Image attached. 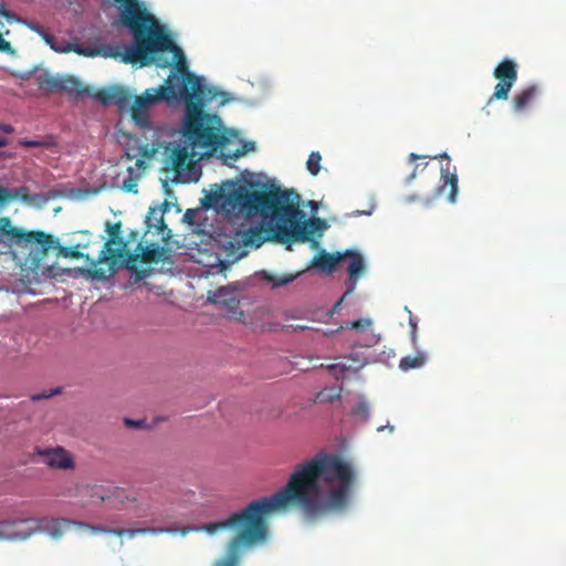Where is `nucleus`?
I'll use <instances>...</instances> for the list:
<instances>
[{"mask_svg":"<svg viewBox=\"0 0 566 566\" xmlns=\"http://www.w3.org/2000/svg\"><path fill=\"white\" fill-rule=\"evenodd\" d=\"M196 216H197V211L193 210V209H188L185 214H184V220L188 223V224H195V219H196Z\"/></svg>","mask_w":566,"mask_h":566,"instance_id":"72a5a7b5","label":"nucleus"},{"mask_svg":"<svg viewBox=\"0 0 566 566\" xmlns=\"http://www.w3.org/2000/svg\"><path fill=\"white\" fill-rule=\"evenodd\" d=\"M340 328H342V327H339V328H338V331H339ZM336 332H337V329H336V331H334V329H327V331H324V332H323V334H324L325 336L329 337V336H333Z\"/></svg>","mask_w":566,"mask_h":566,"instance_id":"79ce46f5","label":"nucleus"},{"mask_svg":"<svg viewBox=\"0 0 566 566\" xmlns=\"http://www.w3.org/2000/svg\"><path fill=\"white\" fill-rule=\"evenodd\" d=\"M17 199L28 203L33 200L32 196L30 195L29 188L25 186L11 189L0 187V208H3L8 202Z\"/></svg>","mask_w":566,"mask_h":566,"instance_id":"6ab92c4d","label":"nucleus"},{"mask_svg":"<svg viewBox=\"0 0 566 566\" xmlns=\"http://www.w3.org/2000/svg\"><path fill=\"white\" fill-rule=\"evenodd\" d=\"M61 390L62 389L60 387H57L55 389H51V390H44L40 394L32 395L31 399L33 401H39L41 399H48V398L59 395L61 392Z\"/></svg>","mask_w":566,"mask_h":566,"instance_id":"2f4dec72","label":"nucleus"},{"mask_svg":"<svg viewBox=\"0 0 566 566\" xmlns=\"http://www.w3.org/2000/svg\"><path fill=\"white\" fill-rule=\"evenodd\" d=\"M355 283L353 282L350 285L347 286L346 292L343 294V296L339 298L338 302L335 303L333 308L329 311V316H333L334 314L338 313L340 311L342 304L344 300L354 291Z\"/></svg>","mask_w":566,"mask_h":566,"instance_id":"7c9ffc66","label":"nucleus"},{"mask_svg":"<svg viewBox=\"0 0 566 566\" xmlns=\"http://www.w3.org/2000/svg\"><path fill=\"white\" fill-rule=\"evenodd\" d=\"M308 205L311 206L312 209H316L317 208V203L315 201H310Z\"/></svg>","mask_w":566,"mask_h":566,"instance_id":"de8ad7c7","label":"nucleus"},{"mask_svg":"<svg viewBox=\"0 0 566 566\" xmlns=\"http://www.w3.org/2000/svg\"><path fill=\"white\" fill-rule=\"evenodd\" d=\"M350 262L347 268L348 277L350 281H355L357 276L364 271V259L357 252H349Z\"/></svg>","mask_w":566,"mask_h":566,"instance_id":"393cba45","label":"nucleus"},{"mask_svg":"<svg viewBox=\"0 0 566 566\" xmlns=\"http://www.w3.org/2000/svg\"><path fill=\"white\" fill-rule=\"evenodd\" d=\"M128 171H129V174L132 175V174H133V168H132V167H129V168H128Z\"/></svg>","mask_w":566,"mask_h":566,"instance_id":"3c124183","label":"nucleus"},{"mask_svg":"<svg viewBox=\"0 0 566 566\" xmlns=\"http://www.w3.org/2000/svg\"><path fill=\"white\" fill-rule=\"evenodd\" d=\"M373 325V321L368 317L359 318L347 324V328L363 331L369 328Z\"/></svg>","mask_w":566,"mask_h":566,"instance_id":"c756f323","label":"nucleus"},{"mask_svg":"<svg viewBox=\"0 0 566 566\" xmlns=\"http://www.w3.org/2000/svg\"><path fill=\"white\" fill-rule=\"evenodd\" d=\"M0 130L6 134H12L14 132V127L6 123H0Z\"/></svg>","mask_w":566,"mask_h":566,"instance_id":"58836bf2","label":"nucleus"},{"mask_svg":"<svg viewBox=\"0 0 566 566\" xmlns=\"http://www.w3.org/2000/svg\"><path fill=\"white\" fill-rule=\"evenodd\" d=\"M298 275H300V273L282 274V275H274V274H270L268 272L261 273L262 280L270 283L272 285V287H280L283 285H287V284L292 283Z\"/></svg>","mask_w":566,"mask_h":566,"instance_id":"b1692460","label":"nucleus"},{"mask_svg":"<svg viewBox=\"0 0 566 566\" xmlns=\"http://www.w3.org/2000/svg\"><path fill=\"white\" fill-rule=\"evenodd\" d=\"M60 92H65L76 98L91 94V88L73 76H62Z\"/></svg>","mask_w":566,"mask_h":566,"instance_id":"a211bd4d","label":"nucleus"},{"mask_svg":"<svg viewBox=\"0 0 566 566\" xmlns=\"http://www.w3.org/2000/svg\"><path fill=\"white\" fill-rule=\"evenodd\" d=\"M137 262L145 264L151 263H172L171 251L168 248L159 247L158 244H150L143 249L142 253L129 254L126 260V268L135 275L136 281H140L149 276V269L138 270Z\"/></svg>","mask_w":566,"mask_h":566,"instance_id":"423d86ee","label":"nucleus"},{"mask_svg":"<svg viewBox=\"0 0 566 566\" xmlns=\"http://www.w3.org/2000/svg\"><path fill=\"white\" fill-rule=\"evenodd\" d=\"M418 167L419 166L417 165L413 171L407 177V182H411L416 178Z\"/></svg>","mask_w":566,"mask_h":566,"instance_id":"a19ab883","label":"nucleus"},{"mask_svg":"<svg viewBox=\"0 0 566 566\" xmlns=\"http://www.w3.org/2000/svg\"><path fill=\"white\" fill-rule=\"evenodd\" d=\"M355 483L356 472L352 463L334 453L318 452L295 465L279 492L250 502L223 521L200 527L209 534L226 528L235 531L226 555L213 566H239L243 551L266 538V517L272 513L297 506L307 522L316 523L345 512L350 505Z\"/></svg>","mask_w":566,"mask_h":566,"instance_id":"f257e3e1","label":"nucleus"},{"mask_svg":"<svg viewBox=\"0 0 566 566\" xmlns=\"http://www.w3.org/2000/svg\"><path fill=\"white\" fill-rule=\"evenodd\" d=\"M211 199L229 213L248 217L260 214L264 218L272 216L276 219V223L265 230L250 228L240 231L244 250L249 247L259 248L268 240L279 243L306 242L324 224L319 218L304 220L305 213L300 209L301 196L295 189L273 186V189L251 191L248 186L240 184L216 192Z\"/></svg>","mask_w":566,"mask_h":566,"instance_id":"7ed1b4c3","label":"nucleus"},{"mask_svg":"<svg viewBox=\"0 0 566 566\" xmlns=\"http://www.w3.org/2000/svg\"><path fill=\"white\" fill-rule=\"evenodd\" d=\"M20 145L25 146V147H39L42 145V143L39 140L23 139V140H20Z\"/></svg>","mask_w":566,"mask_h":566,"instance_id":"c9c22d12","label":"nucleus"},{"mask_svg":"<svg viewBox=\"0 0 566 566\" xmlns=\"http://www.w3.org/2000/svg\"><path fill=\"white\" fill-rule=\"evenodd\" d=\"M254 150V143L247 142L242 145L241 149H237L235 153L231 156V158H238L240 156L245 155L247 153Z\"/></svg>","mask_w":566,"mask_h":566,"instance_id":"473e14b6","label":"nucleus"},{"mask_svg":"<svg viewBox=\"0 0 566 566\" xmlns=\"http://www.w3.org/2000/svg\"><path fill=\"white\" fill-rule=\"evenodd\" d=\"M0 15L7 18L8 20L13 18V15L10 14V12H8L3 9L0 10ZM0 52H7V53L13 52L10 42L6 41L1 33H0Z\"/></svg>","mask_w":566,"mask_h":566,"instance_id":"c85d7f7f","label":"nucleus"},{"mask_svg":"<svg viewBox=\"0 0 566 566\" xmlns=\"http://www.w3.org/2000/svg\"><path fill=\"white\" fill-rule=\"evenodd\" d=\"M427 361V354L422 352H418L413 356L402 357L399 361V368L403 371H408L410 369L420 368Z\"/></svg>","mask_w":566,"mask_h":566,"instance_id":"5701e85b","label":"nucleus"},{"mask_svg":"<svg viewBox=\"0 0 566 566\" xmlns=\"http://www.w3.org/2000/svg\"><path fill=\"white\" fill-rule=\"evenodd\" d=\"M538 95L537 85H530L517 92L512 99L513 111L517 114L525 113L535 102Z\"/></svg>","mask_w":566,"mask_h":566,"instance_id":"2eb2a0df","label":"nucleus"},{"mask_svg":"<svg viewBox=\"0 0 566 566\" xmlns=\"http://www.w3.org/2000/svg\"><path fill=\"white\" fill-rule=\"evenodd\" d=\"M243 242L240 237V231H234L233 234H220L217 239L222 255L226 261L230 263H234L248 254V250H244Z\"/></svg>","mask_w":566,"mask_h":566,"instance_id":"9d476101","label":"nucleus"},{"mask_svg":"<svg viewBox=\"0 0 566 566\" xmlns=\"http://www.w3.org/2000/svg\"><path fill=\"white\" fill-rule=\"evenodd\" d=\"M135 187H136V182L134 181V179L132 177H129L123 184V189L126 191H133Z\"/></svg>","mask_w":566,"mask_h":566,"instance_id":"f704fd0d","label":"nucleus"},{"mask_svg":"<svg viewBox=\"0 0 566 566\" xmlns=\"http://www.w3.org/2000/svg\"><path fill=\"white\" fill-rule=\"evenodd\" d=\"M441 179L442 185L437 188V193L444 196L451 203H454L458 192V176L455 168L453 167V170H451L449 163L446 167H441Z\"/></svg>","mask_w":566,"mask_h":566,"instance_id":"ddd939ff","label":"nucleus"},{"mask_svg":"<svg viewBox=\"0 0 566 566\" xmlns=\"http://www.w3.org/2000/svg\"><path fill=\"white\" fill-rule=\"evenodd\" d=\"M322 156L318 151H312L306 161V168L313 176H317L321 170Z\"/></svg>","mask_w":566,"mask_h":566,"instance_id":"cd10ccee","label":"nucleus"},{"mask_svg":"<svg viewBox=\"0 0 566 566\" xmlns=\"http://www.w3.org/2000/svg\"><path fill=\"white\" fill-rule=\"evenodd\" d=\"M120 229L122 223L119 221L115 223H107L106 231L109 235V239L99 252L97 258L98 263H115L117 260H120L124 256L126 243L119 237Z\"/></svg>","mask_w":566,"mask_h":566,"instance_id":"6e6552de","label":"nucleus"},{"mask_svg":"<svg viewBox=\"0 0 566 566\" xmlns=\"http://www.w3.org/2000/svg\"><path fill=\"white\" fill-rule=\"evenodd\" d=\"M122 6L120 23L132 32L134 43L126 48L122 61L139 63L140 66L156 64L160 69L168 67L171 62L163 53L177 44L165 32L138 0H115Z\"/></svg>","mask_w":566,"mask_h":566,"instance_id":"20e7f679","label":"nucleus"},{"mask_svg":"<svg viewBox=\"0 0 566 566\" xmlns=\"http://www.w3.org/2000/svg\"><path fill=\"white\" fill-rule=\"evenodd\" d=\"M92 503H103L111 497V493L103 485L86 486Z\"/></svg>","mask_w":566,"mask_h":566,"instance_id":"bb28decb","label":"nucleus"},{"mask_svg":"<svg viewBox=\"0 0 566 566\" xmlns=\"http://www.w3.org/2000/svg\"><path fill=\"white\" fill-rule=\"evenodd\" d=\"M197 155H200V157L202 156L199 149H191L190 146L185 143L182 146H176L170 154L172 170L180 175L182 171L191 167L193 158Z\"/></svg>","mask_w":566,"mask_h":566,"instance_id":"f8f14e48","label":"nucleus"},{"mask_svg":"<svg viewBox=\"0 0 566 566\" xmlns=\"http://www.w3.org/2000/svg\"><path fill=\"white\" fill-rule=\"evenodd\" d=\"M35 454L50 469L64 471L75 469L73 455L63 447L36 448Z\"/></svg>","mask_w":566,"mask_h":566,"instance_id":"1a4fd4ad","label":"nucleus"},{"mask_svg":"<svg viewBox=\"0 0 566 566\" xmlns=\"http://www.w3.org/2000/svg\"><path fill=\"white\" fill-rule=\"evenodd\" d=\"M59 253L64 258H71L75 260L86 259L94 268H96V265L98 264L97 260L91 259L88 254H84L83 252H81L77 245L60 247ZM93 276L97 279H104L105 274L102 269H94Z\"/></svg>","mask_w":566,"mask_h":566,"instance_id":"412c9836","label":"nucleus"},{"mask_svg":"<svg viewBox=\"0 0 566 566\" xmlns=\"http://www.w3.org/2000/svg\"><path fill=\"white\" fill-rule=\"evenodd\" d=\"M380 337L375 335V334H371L370 337H369V340L368 343L366 344L367 347H370L375 344H377L379 342Z\"/></svg>","mask_w":566,"mask_h":566,"instance_id":"ea45409f","label":"nucleus"},{"mask_svg":"<svg viewBox=\"0 0 566 566\" xmlns=\"http://www.w3.org/2000/svg\"><path fill=\"white\" fill-rule=\"evenodd\" d=\"M368 363V357L365 355H360L356 349H354L348 357L345 358V363L342 364L340 368L343 370L358 371Z\"/></svg>","mask_w":566,"mask_h":566,"instance_id":"4be33fe9","label":"nucleus"},{"mask_svg":"<svg viewBox=\"0 0 566 566\" xmlns=\"http://www.w3.org/2000/svg\"><path fill=\"white\" fill-rule=\"evenodd\" d=\"M164 211L159 208H149L148 214L146 218L147 229H156L158 234L161 235L164 241H168L171 237V231L168 229L167 224L164 221Z\"/></svg>","mask_w":566,"mask_h":566,"instance_id":"f3484780","label":"nucleus"},{"mask_svg":"<svg viewBox=\"0 0 566 566\" xmlns=\"http://www.w3.org/2000/svg\"><path fill=\"white\" fill-rule=\"evenodd\" d=\"M424 157H426V156H419V155H417V154L411 153V154L409 155V160H410V161H415V160H416V159H418V158H424Z\"/></svg>","mask_w":566,"mask_h":566,"instance_id":"37998d69","label":"nucleus"},{"mask_svg":"<svg viewBox=\"0 0 566 566\" xmlns=\"http://www.w3.org/2000/svg\"><path fill=\"white\" fill-rule=\"evenodd\" d=\"M433 158H447L449 160V156L447 154L434 156Z\"/></svg>","mask_w":566,"mask_h":566,"instance_id":"49530a36","label":"nucleus"},{"mask_svg":"<svg viewBox=\"0 0 566 566\" xmlns=\"http://www.w3.org/2000/svg\"><path fill=\"white\" fill-rule=\"evenodd\" d=\"M360 408L363 409L364 412L367 411L365 406H361Z\"/></svg>","mask_w":566,"mask_h":566,"instance_id":"603ef678","label":"nucleus"},{"mask_svg":"<svg viewBox=\"0 0 566 566\" xmlns=\"http://www.w3.org/2000/svg\"><path fill=\"white\" fill-rule=\"evenodd\" d=\"M125 423L128 426V427H133V428H140L143 427L144 424V420H132V419H125Z\"/></svg>","mask_w":566,"mask_h":566,"instance_id":"4c0bfd02","label":"nucleus"},{"mask_svg":"<svg viewBox=\"0 0 566 566\" xmlns=\"http://www.w3.org/2000/svg\"><path fill=\"white\" fill-rule=\"evenodd\" d=\"M46 42L51 44V48L56 51V52H75L80 55H83V56H87V57H94V56H97V55H103V56H113L115 57L117 54L115 53H111V52H107V50L104 48V46H83L81 44H69L66 48L64 49H59V48H55L52 43H51V38H46Z\"/></svg>","mask_w":566,"mask_h":566,"instance_id":"dca6fc26","label":"nucleus"},{"mask_svg":"<svg viewBox=\"0 0 566 566\" xmlns=\"http://www.w3.org/2000/svg\"><path fill=\"white\" fill-rule=\"evenodd\" d=\"M153 154L154 149H151L147 143H139L138 139H130L126 147L127 158H136L135 165L138 169L142 170L146 168L145 159L150 158Z\"/></svg>","mask_w":566,"mask_h":566,"instance_id":"4468645a","label":"nucleus"},{"mask_svg":"<svg viewBox=\"0 0 566 566\" xmlns=\"http://www.w3.org/2000/svg\"><path fill=\"white\" fill-rule=\"evenodd\" d=\"M62 76L45 74L39 77V87L48 93L60 92Z\"/></svg>","mask_w":566,"mask_h":566,"instance_id":"a878e982","label":"nucleus"},{"mask_svg":"<svg viewBox=\"0 0 566 566\" xmlns=\"http://www.w3.org/2000/svg\"><path fill=\"white\" fill-rule=\"evenodd\" d=\"M53 243L52 235L43 231L15 227L9 217H0V255L11 253L13 247H38L40 252L45 255Z\"/></svg>","mask_w":566,"mask_h":566,"instance_id":"39448f33","label":"nucleus"},{"mask_svg":"<svg viewBox=\"0 0 566 566\" xmlns=\"http://www.w3.org/2000/svg\"><path fill=\"white\" fill-rule=\"evenodd\" d=\"M293 331H305L307 328V326L305 325H295V326H292Z\"/></svg>","mask_w":566,"mask_h":566,"instance_id":"a18cd8bd","label":"nucleus"},{"mask_svg":"<svg viewBox=\"0 0 566 566\" xmlns=\"http://www.w3.org/2000/svg\"><path fill=\"white\" fill-rule=\"evenodd\" d=\"M90 95L104 106L115 105L120 109L127 108L132 99L129 92L120 86L101 88L94 93L91 92Z\"/></svg>","mask_w":566,"mask_h":566,"instance_id":"9b49d317","label":"nucleus"},{"mask_svg":"<svg viewBox=\"0 0 566 566\" xmlns=\"http://www.w3.org/2000/svg\"><path fill=\"white\" fill-rule=\"evenodd\" d=\"M410 326H411V339H412V344L416 345V340H417V323L413 322L412 318H410Z\"/></svg>","mask_w":566,"mask_h":566,"instance_id":"e433bc0d","label":"nucleus"},{"mask_svg":"<svg viewBox=\"0 0 566 566\" xmlns=\"http://www.w3.org/2000/svg\"><path fill=\"white\" fill-rule=\"evenodd\" d=\"M8 144L9 140L0 136V148L6 147Z\"/></svg>","mask_w":566,"mask_h":566,"instance_id":"c03bdc74","label":"nucleus"},{"mask_svg":"<svg viewBox=\"0 0 566 566\" xmlns=\"http://www.w3.org/2000/svg\"><path fill=\"white\" fill-rule=\"evenodd\" d=\"M343 259L344 255L338 252L332 254L323 250L313 259L312 265L323 272L332 273Z\"/></svg>","mask_w":566,"mask_h":566,"instance_id":"aec40b11","label":"nucleus"},{"mask_svg":"<svg viewBox=\"0 0 566 566\" xmlns=\"http://www.w3.org/2000/svg\"><path fill=\"white\" fill-rule=\"evenodd\" d=\"M355 213H356V214H358V216H360V214H363L364 212H363V211H356Z\"/></svg>","mask_w":566,"mask_h":566,"instance_id":"8fccbe9b","label":"nucleus"},{"mask_svg":"<svg viewBox=\"0 0 566 566\" xmlns=\"http://www.w3.org/2000/svg\"><path fill=\"white\" fill-rule=\"evenodd\" d=\"M174 69L157 88H148L137 96L130 106L132 118L140 128H150L149 107L160 101L185 99V115L181 123L182 142L201 155H212L228 143L221 118L207 113L203 107L214 99L217 93L203 80L189 72L184 51L176 45L168 50Z\"/></svg>","mask_w":566,"mask_h":566,"instance_id":"f03ea898","label":"nucleus"},{"mask_svg":"<svg viewBox=\"0 0 566 566\" xmlns=\"http://www.w3.org/2000/svg\"><path fill=\"white\" fill-rule=\"evenodd\" d=\"M493 76L499 81L488 104L496 99H507L510 91L517 81V64L511 59H503L494 69Z\"/></svg>","mask_w":566,"mask_h":566,"instance_id":"0eeeda50","label":"nucleus"},{"mask_svg":"<svg viewBox=\"0 0 566 566\" xmlns=\"http://www.w3.org/2000/svg\"><path fill=\"white\" fill-rule=\"evenodd\" d=\"M124 532H125L124 530L114 531V533L117 535H122Z\"/></svg>","mask_w":566,"mask_h":566,"instance_id":"09e8293b","label":"nucleus"}]
</instances>
